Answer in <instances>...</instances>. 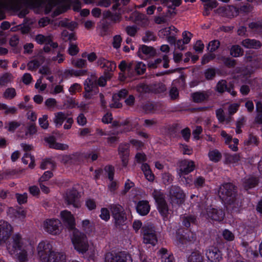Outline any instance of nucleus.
Returning a JSON list of instances; mask_svg holds the SVG:
<instances>
[{
  "instance_id": "nucleus-53",
  "label": "nucleus",
  "mask_w": 262,
  "mask_h": 262,
  "mask_svg": "<svg viewBox=\"0 0 262 262\" xmlns=\"http://www.w3.org/2000/svg\"><path fill=\"white\" fill-rule=\"evenodd\" d=\"M118 132L116 133L112 134V136L107 138V143L110 145H113L118 142L119 141V137H118Z\"/></svg>"
},
{
  "instance_id": "nucleus-29",
  "label": "nucleus",
  "mask_w": 262,
  "mask_h": 262,
  "mask_svg": "<svg viewBox=\"0 0 262 262\" xmlns=\"http://www.w3.org/2000/svg\"><path fill=\"white\" fill-rule=\"evenodd\" d=\"M32 248H26L21 249L14 255L16 256L17 259L19 262H26L28 260V252Z\"/></svg>"
},
{
  "instance_id": "nucleus-14",
  "label": "nucleus",
  "mask_w": 262,
  "mask_h": 262,
  "mask_svg": "<svg viewBox=\"0 0 262 262\" xmlns=\"http://www.w3.org/2000/svg\"><path fill=\"white\" fill-rule=\"evenodd\" d=\"M61 219L64 225L69 229L74 231L75 228V221L70 211L63 210L60 212Z\"/></svg>"
},
{
  "instance_id": "nucleus-8",
  "label": "nucleus",
  "mask_w": 262,
  "mask_h": 262,
  "mask_svg": "<svg viewBox=\"0 0 262 262\" xmlns=\"http://www.w3.org/2000/svg\"><path fill=\"white\" fill-rule=\"evenodd\" d=\"M45 231L52 235L59 234L61 232V222L58 219H47L43 223Z\"/></svg>"
},
{
  "instance_id": "nucleus-22",
  "label": "nucleus",
  "mask_w": 262,
  "mask_h": 262,
  "mask_svg": "<svg viewBox=\"0 0 262 262\" xmlns=\"http://www.w3.org/2000/svg\"><path fill=\"white\" fill-rule=\"evenodd\" d=\"M137 212L141 215H145L148 213L150 210V206L147 201H139L136 206Z\"/></svg>"
},
{
  "instance_id": "nucleus-44",
  "label": "nucleus",
  "mask_w": 262,
  "mask_h": 262,
  "mask_svg": "<svg viewBox=\"0 0 262 262\" xmlns=\"http://www.w3.org/2000/svg\"><path fill=\"white\" fill-rule=\"evenodd\" d=\"M241 160L240 155L235 154L233 155L228 154L226 156V161L229 163H236Z\"/></svg>"
},
{
  "instance_id": "nucleus-61",
  "label": "nucleus",
  "mask_w": 262,
  "mask_h": 262,
  "mask_svg": "<svg viewBox=\"0 0 262 262\" xmlns=\"http://www.w3.org/2000/svg\"><path fill=\"white\" fill-rule=\"evenodd\" d=\"M12 76L11 74L6 73L0 77V85H5L11 81Z\"/></svg>"
},
{
  "instance_id": "nucleus-36",
  "label": "nucleus",
  "mask_w": 262,
  "mask_h": 262,
  "mask_svg": "<svg viewBox=\"0 0 262 262\" xmlns=\"http://www.w3.org/2000/svg\"><path fill=\"white\" fill-rule=\"evenodd\" d=\"M152 195L155 199L157 205L166 202L165 195L160 190L155 189L152 193Z\"/></svg>"
},
{
  "instance_id": "nucleus-24",
  "label": "nucleus",
  "mask_w": 262,
  "mask_h": 262,
  "mask_svg": "<svg viewBox=\"0 0 262 262\" xmlns=\"http://www.w3.org/2000/svg\"><path fill=\"white\" fill-rule=\"evenodd\" d=\"M243 47L247 49H259L261 46V43L258 40L246 38L242 42Z\"/></svg>"
},
{
  "instance_id": "nucleus-25",
  "label": "nucleus",
  "mask_w": 262,
  "mask_h": 262,
  "mask_svg": "<svg viewBox=\"0 0 262 262\" xmlns=\"http://www.w3.org/2000/svg\"><path fill=\"white\" fill-rule=\"evenodd\" d=\"M68 114L62 112H58L54 114V117L53 119V122L54 123L56 127L61 126L63 122L67 119Z\"/></svg>"
},
{
  "instance_id": "nucleus-56",
  "label": "nucleus",
  "mask_w": 262,
  "mask_h": 262,
  "mask_svg": "<svg viewBox=\"0 0 262 262\" xmlns=\"http://www.w3.org/2000/svg\"><path fill=\"white\" fill-rule=\"evenodd\" d=\"M64 60V58L63 55L60 53H58L56 56L52 57L51 58H48L47 59V62L48 64H50L52 61H57L58 63H62Z\"/></svg>"
},
{
  "instance_id": "nucleus-43",
  "label": "nucleus",
  "mask_w": 262,
  "mask_h": 262,
  "mask_svg": "<svg viewBox=\"0 0 262 262\" xmlns=\"http://www.w3.org/2000/svg\"><path fill=\"white\" fill-rule=\"evenodd\" d=\"M71 63L74 67L77 68H85L87 65L86 61L81 58L72 59Z\"/></svg>"
},
{
  "instance_id": "nucleus-19",
  "label": "nucleus",
  "mask_w": 262,
  "mask_h": 262,
  "mask_svg": "<svg viewBox=\"0 0 262 262\" xmlns=\"http://www.w3.org/2000/svg\"><path fill=\"white\" fill-rule=\"evenodd\" d=\"M211 93L209 91H200L191 94L193 101L196 103H201L208 100Z\"/></svg>"
},
{
  "instance_id": "nucleus-6",
  "label": "nucleus",
  "mask_w": 262,
  "mask_h": 262,
  "mask_svg": "<svg viewBox=\"0 0 262 262\" xmlns=\"http://www.w3.org/2000/svg\"><path fill=\"white\" fill-rule=\"evenodd\" d=\"M144 243L155 246L158 242L155 227L151 224L145 225L141 228Z\"/></svg>"
},
{
  "instance_id": "nucleus-13",
  "label": "nucleus",
  "mask_w": 262,
  "mask_h": 262,
  "mask_svg": "<svg viewBox=\"0 0 262 262\" xmlns=\"http://www.w3.org/2000/svg\"><path fill=\"white\" fill-rule=\"evenodd\" d=\"M205 255L211 262H219L222 259L221 251L214 246L209 247L205 251Z\"/></svg>"
},
{
  "instance_id": "nucleus-41",
  "label": "nucleus",
  "mask_w": 262,
  "mask_h": 262,
  "mask_svg": "<svg viewBox=\"0 0 262 262\" xmlns=\"http://www.w3.org/2000/svg\"><path fill=\"white\" fill-rule=\"evenodd\" d=\"M110 209L113 216L124 212L123 208L119 204H112L110 205Z\"/></svg>"
},
{
  "instance_id": "nucleus-45",
  "label": "nucleus",
  "mask_w": 262,
  "mask_h": 262,
  "mask_svg": "<svg viewBox=\"0 0 262 262\" xmlns=\"http://www.w3.org/2000/svg\"><path fill=\"white\" fill-rule=\"evenodd\" d=\"M134 70L138 75L143 74L146 70V66L142 62H135Z\"/></svg>"
},
{
  "instance_id": "nucleus-2",
  "label": "nucleus",
  "mask_w": 262,
  "mask_h": 262,
  "mask_svg": "<svg viewBox=\"0 0 262 262\" xmlns=\"http://www.w3.org/2000/svg\"><path fill=\"white\" fill-rule=\"evenodd\" d=\"M7 250L9 253L12 255L16 254L19 250L26 248H32L30 242L23 238L19 233L12 235L11 241L6 243Z\"/></svg>"
},
{
  "instance_id": "nucleus-62",
  "label": "nucleus",
  "mask_w": 262,
  "mask_h": 262,
  "mask_svg": "<svg viewBox=\"0 0 262 262\" xmlns=\"http://www.w3.org/2000/svg\"><path fill=\"white\" fill-rule=\"evenodd\" d=\"M16 198L17 199V202L19 204H25L27 201V193H24L23 194H16Z\"/></svg>"
},
{
  "instance_id": "nucleus-30",
  "label": "nucleus",
  "mask_w": 262,
  "mask_h": 262,
  "mask_svg": "<svg viewBox=\"0 0 262 262\" xmlns=\"http://www.w3.org/2000/svg\"><path fill=\"white\" fill-rule=\"evenodd\" d=\"M257 184L256 178L253 177L245 178L243 181V186L246 190L255 187Z\"/></svg>"
},
{
  "instance_id": "nucleus-17",
  "label": "nucleus",
  "mask_w": 262,
  "mask_h": 262,
  "mask_svg": "<svg viewBox=\"0 0 262 262\" xmlns=\"http://www.w3.org/2000/svg\"><path fill=\"white\" fill-rule=\"evenodd\" d=\"M119 154L122 159V164L126 166L128 163L129 156L128 146L127 144H121L118 147Z\"/></svg>"
},
{
  "instance_id": "nucleus-11",
  "label": "nucleus",
  "mask_w": 262,
  "mask_h": 262,
  "mask_svg": "<svg viewBox=\"0 0 262 262\" xmlns=\"http://www.w3.org/2000/svg\"><path fill=\"white\" fill-rule=\"evenodd\" d=\"M169 196L171 203L182 204L185 200V194L180 187L171 186L169 189Z\"/></svg>"
},
{
  "instance_id": "nucleus-40",
  "label": "nucleus",
  "mask_w": 262,
  "mask_h": 262,
  "mask_svg": "<svg viewBox=\"0 0 262 262\" xmlns=\"http://www.w3.org/2000/svg\"><path fill=\"white\" fill-rule=\"evenodd\" d=\"M115 221V224L116 226H120L124 224L126 217L125 212L113 216Z\"/></svg>"
},
{
  "instance_id": "nucleus-48",
  "label": "nucleus",
  "mask_w": 262,
  "mask_h": 262,
  "mask_svg": "<svg viewBox=\"0 0 262 262\" xmlns=\"http://www.w3.org/2000/svg\"><path fill=\"white\" fill-rule=\"evenodd\" d=\"M227 82L226 80H221L219 81L216 85V91L220 93H223L227 89Z\"/></svg>"
},
{
  "instance_id": "nucleus-54",
  "label": "nucleus",
  "mask_w": 262,
  "mask_h": 262,
  "mask_svg": "<svg viewBox=\"0 0 262 262\" xmlns=\"http://www.w3.org/2000/svg\"><path fill=\"white\" fill-rule=\"evenodd\" d=\"M193 183L198 188L203 187L205 184V179L202 176H199L193 181Z\"/></svg>"
},
{
  "instance_id": "nucleus-52",
  "label": "nucleus",
  "mask_w": 262,
  "mask_h": 262,
  "mask_svg": "<svg viewBox=\"0 0 262 262\" xmlns=\"http://www.w3.org/2000/svg\"><path fill=\"white\" fill-rule=\"evenodd\" d=\"M128 91L126 89L121 90L117 93H115L113 96V100H119L120 99L124 98L127 95Z\"/></svg>"
},
{
  "instance_id": "nucleus-34",
  "label": "nucleus",
  "mask_w": 262,
  "mask_h": 262,
  "mask_svg": "<svg viewBox=\"0 0 262 262\" xmlns=\"http://www.w3.org/2000/svg\"><path fill=\"white\" fill-rule=\"evenodd\" d=\"M43 62L42 59H34L30 61L28 64V69L29 71H35Z\"/></svg>"
},
{
  "instance_id": "nucleus-23",
  "label": "nucleus",
  "mask_w": 262,
  "mask_h": 262,
  "mask_svg": "<svg viewBox=\"0 0 262 262\" xmlns=\"http://www.w3.org/2000/svg\"><path fill=\"white\" fill-rule=\"evenodd\" d=\"M46 141L49 144L50 148L62 150H67L69 148L67 144L56 142L55 138L53 137L47 138Z\"/></svg>"
},
{
  "instance_id": "nucleus-38",
  "label": "nucleus",
  "mask_w": 262,
  "mask_h": 262,
  "mask_svg": "<svg viewBox=\"0 0 262 262\" xmlns=\"http://www.w3.org/2000/svg\"><path fill=\"white\" fill-rule=\"evenodd\" d=\"M208 157L209 159L214 162H217L221 160L222 158L221 153L217 149L210 150L208 152Z\"/></svg>"
},
{
  "instance_id": "nucleus-63",
  "label": "nucleus",
  "mask_w": 262,
  "mask_h": 262,
  "mask_svg": "<svg viewBox=\"0 0 262 262\" xmlns=\"http://www.w3.org/2000/svg\"><path fill=\"white\" fill-rule=\"evenodd\" d=\"M204 74L207 79L210 80L215 77V71L214 69L209 68L205 71Z\"/></svg>"
},
{
  "instance_id": "nucleus-1",
  "label": "nucleus",
  "mask_w": 262,
  "mask_h": 262,
  "mask_svg": "<svg viewBox=\"0 0 262 262\" xmlns=\"http://www.w3.org/2000/svg\"><path fill=\"white\" fill-rule=\"evenodd\" d=\"M64 0H0V10L7 9L19 10L23 5L39 7L46 2H48L50 7H53L62 2Z\"/></svg>"
},
{
  "instance_id": "nucleus-31",
  "label": "nucleus",
  "mask_w": 262,
  "mask_h": 262,
  "mask_svg": "<svg viewBox=\"0 0 262 262\" xmlns=\"http://www.w3.org/2000/svg\"><path fill=\"white\" fill-rule=\"evenodd\" d=\"M9 212L13 214L15 219H18L20 220H24L26 216V211L22 208H18L17 209L10 208Z\"/></svg>"
},
{
  "instance_id": "nucleus-33",
  "label": "nucleus",
  "mask_w": 262,
  "mask_h": 262,
  "mask_svg": "<svg viewBox=\"0 0 262 262\" xmlns=\"http://www.w3.org/2000/svg\"><path fill=\"white\" fill-rule=\"evenodd\" d=\"M139 52L149 57L153 56L156 54V51L152 47L146 45H142L139 49Z\"/></svg>"
},
{
  "instance_id": "nucleus-47",
  "label": "nucleus",
  "mask_w": 262,
  "mask_h": 262,
  "mask_svg": "<svg viewBox=\"0 0 262 262\" xmlns=\"http://www.w3.org/2000/svg\"><path fill=\"white\" fill-rule=\"evenodd\" d=\"M16 93L14 88H8L3 94V97L7 99H12L15 97Z\"/></svg>"
},
{
  "instance_id": "nucleus-51",
  "label": "nucleus",
  "mask_w": 262,
  "mask_h": 262,
  "mask_svg": "<svg viewBox=\"0 0 262 262\" xmlns=\"http://www.w3.org/2000/svg\"><path fill=\"white\" fill-rule=\"evenodd\" d=\"M156 36L154 32L150 31H146L145 32L144 36L142 37V40L144 42H148L150 41H154L156 40Z\"/></svg>"
},
{
  "instance_id": "nucleus-4",
  "label": "nucleus",
  "mask_w": 262,
  "mask_h": 262,
  "mask_svg": "<svg viewBox=\"0 0 262 262\" xmlns=\"http://www.w3.org/2000/svg\"><path fill=\"white\" fill-rule=\"evenodd\" d=\"M72 242L75 249L79 253H84L89 249V245L86 235L77 229L73 232Z\"/></svg>"
},
{
  "instance_id": "nucleus-10",
  "label": "nucleus",
  "mask_w": 262,
  "mask_h": 262,
  "mask_svg": "<svg viewBox=\"0 0 262 262\" xmlns=\"http://www.w3.org/2000/svg\"><path fill=\"white\" fill-rule=\"evenodd\" d=\"M12 226L7 222L0 221V245L7 243L13 232Z\"/></svg>"
},
{
  "instance_id": "nucleus-16",
  "label": "nucleus",
  "mask_w": 262,
  "mask_h": 262,
  "mask_svg": "<svg viewBox=\"0 0 262 262\" xmlns=\"http://www.w3.org/2000/svg\"><path fill=\"white\" fill-rule=\"evenodd\" d=\"M243 250L249 258H254L258 256V252L256 250V246H252L246 242H243L241 244Z\"/></svg>"
},
{
  "instance_id": "nucleus-12",
  "label": "nucleus",
  "mask_w": 262,
  "mask_h": 262,
  "mask_svg": "<svg viewBox=\"0 0 262 262\" xmlns=\"http://www.w3.org/2000/svg\"><path fill=\"white\" fill-rule=\"evenodd\" d=\"M194 168L195 164L193 161L184 160L179 163L178 173L182 177L193 171Z\"/></svg>"
},
{
  "instance_id": "nucleus-60",
  "label": "nucleus",
  "mask_w": 262,
  "mask_h": 262,
  "mask_svg": "<svg viewBox=\"0 0 262 262\" xmlns=\"http://www.w3.org/2000/svg\"><path fill=\"white\" fill-rule=\"evenodd\" d=\"M221 136L224 139L225 143L226 144H229L232 142V137L227 134L225 130H221Z\"/></svg>"
},
{
  "instance_id": "nucleus-15",
  "label": "nucleus",
  "mask_w": 262,
  "mask_h": 262,
  "mask_svg": "<svg viewBox=\"0 0 262 262\" xmlns=\"http://www.w3.org/2000/svg\"><path fill=\"white\" fill-rule=\"evenodd\" d=\"M66 201L68 205H72L75 208L81 206L79 200V193L76 189H70L67 191Z\"/></svg>"
},
{
  "instance_id": "nucleus-37",
  "label": "nucleus",
  "mask_w": 262,
  "mask_h": 262,
  "mask_svg": "<svg viewBox=\"0 0 262 262\" xmlns=\"http://www.w3.org/2000/svg\"><path fill=\"white\" fill-rule=\"evenodd\" d=\"M230 54L234 57H238L243 55L244 51L239 45H233L230 49Z\"/></svg>"
},
{
  "instance_id": "nucleus-20",
  "label": "nucleus",
  "mask_w": 262,
  "mask_h": 262,
  "mask_svg": "<svg viewBox=\"0 0 262 262\" xmlns=\"http://www.w3.org/2000/svg\"><path fill=\"white\" fill-rule=\"evenodd\" d=\"M47 262H66V255L63 252L52 251Z\"/></svg>"
},
{
  "instance_id": "nucleus-42",
  "label": "nucleus",
  "mask_w": 262,
  "mask_h": 262,
  "mask_svg": "<svg viewBox=\"0 0 262 262\" xmlns=\"http://www.w3.org/2000/svg\"><path fill=\"white\" fill-rule=\"evenodd\" d=\"M79 52V49L76 42H69L68 52L70 55L75 56L77 55Z\"/></svg>"
},
{
  "instance_id": "nucleus-35",
  "label": "nucleus",
  "mask_w": 262,
  "mask_h": 262,
  "mask_svg": "<svg viewBox=\"0 0 262 262\" xmlns=\"http://www.w3.org/2000/svg\"><path fill=\"white\" fill-rule=\"evenodd\" d=\"M182 219L183 225L187 228L189 227L191 224H195L196 221V216L193 215H185Z\"/></svg>"
},
{
  "instance_id": "nucleus-39",
  "label": "nucleus",
  "mask_w": 262,
  "mask_h": 262,
  "mask_svg": "<svg viewBox=\"0 0 262 262\" xmlns=\"http://www.w3.org/2000/svg\"><path fill=\"white\" fill-rule=\"evenodd\" d=\"M29 161H30V162L29 163V167L30 168H33L35 165L34 158L30 154L26 153L22 158V161L25 164H27L29 163Z\"/></svg>"
},
{
  "instance_id": "nucleus-55",
  "label": "nucleus",
  "mask_w": 262,
  "mask_h": 262,
  "mask_svg": "<svg viewBox=\"0 0 262 262\" xmlns=\"http://www.w3.org/2000/svg\"><path fill=\"white\" fill-rule=\"evenodd\" d=\"M55 167L54 164L50 160H45L42 161L40 167L42 169L47 168H53Z\"/></svg>"
},
{
  "instance_id": "nucleus-18",
  "label": "nucleus",
  "mask_w": 262,
  "mask_h": 262,
  "mask_svg": "<svg viewBox=\"0 0 262 262\" xmlns=\"http://www.w3.org/2000/svg\"><path fill=\"white\" fill-rule=\"evenodd\" d=\"M207 215L212 220L221 221L224 219L225 213L221 209L211 208L207 211Z\"/></svg>"
},
{
  "instance_id": "nucleus-3",
  "label": "nucleus",
  "mask_w": 262,
  "mask_h": 262,
  "mask_svg": "<svg viewBox=\"0 0 262 262\" xmlns=\"http://www.w3.org/2000/svg\"><path fill=\"white\" fill-rule=\"evenodd\" d=\"M236 189L231 183H225L221 185L219 190V196L226 204L232 205L236 201Z\"/></svg>"
},
{
  "instance_id": "nucleus-26",
  "label": "nucleus",
  "mask_w": 262,
  "mask_h": 262,
  "mask_svg": "<svg viewBox=\"0 0 262 262\" xmlns=\"http://www.w3.org/2000/svg\"><path fill=\"white\" fill-rule=\"evenodd\" d=\"M53 36L51 34L47 35L39 34L36 35L35 37V40L37 43L40 45L45 44L46 45L52 42V40H53Z\"/></svg>"
},
{
  "instance_id": "nucleus-5",
  "label": "nucleus",
  "mask_w": 262,
  "mask_h": 262,
  "mask_svg": "<svg viewBox=\"0 0 262 262\" xmlns=\"http://www.w3.org/2000/svg\"><path fill=\"white\" fill-rule=\"evenodd\" d=\"M84 97L85 99H90L93 96L99 92L97 86V77L92 75L84 82Z\"/></svg>"
},
{
  "instance_id": "nucleus-59",
  "label": "nucleus",
  "mask_w": 262,
  "mask_h": 262,
  "mask_svg": "<svg viewBox=\"0 0 262 262\" xmlns=\"http://www.w3.org/2000/svg\"><path fill=\"white\" fill-rule=\"evenodd\" d=\"M99 216L102 220L105 221H107L110 218V214L108 210L106 208H101V213Z\"/></svg>"
},
{
  "instance_id": "nucleus-58",
  "label": "nucleus",
  "mask_w": 262,
  "mask_h": 262,
  "mask_svg": "<svg viewBox=\"0 0 262 262\" xmlns=\"http://www.w3.org/2000/svg\"><path fill=\"white\" fill-rule=\"evenodd\" d=\"M220 42L217 40H214L210 41L208 45V50L210 52H213L217 50L220 47Z\"/></svg>"
},
{
  "instance_id": "nucleus-21",
  "label": "nucleus",
  "mask_w": 262,
  "mask_h": 262,
  "mask_svg": "<svg viewBox=\"0 0 262 262\" xmlns=\"http://www.w3.org/2000/svg\"><path fill=\"white\" fill-rule=\"evenodd\" d=\"M164 61V63L163 65V68H168L169 67V60L168 59V57L166 55H164L163 56L162 59L161 58H157L155 59L154 61H150L148 63V66L149 68L155 69L157 68L158 66L161 63L162 60Z\"/></svg>"
},
{
  "instance_id": "nucleus-57",
  "label": "nucleus",
  "mask_w": 262,
  "mask_h": 262,
  "mask_svg": "<svg viewBox=\"0 0 262 262\" xmlns=\"http://www.w3.org/2000/svg\"><path fill=\"white\" fill-rule=\"evenodd\" d=\"M122 39L120 35H116L114 36L113 40V46L115 49H119L120 47Z\"/></svg>"
},
{
  "instance_id": "nucleus-27",
  "label": "nucleus",
  "mask_w": 262,
  "mask_h": 262,
  "mask_svg": "<svg viewBox=\"0 0 262 262\" xmlns=\"http://www.w3.org/2000/svg\"><path fill=\"white\" fill-rule=\"evenodd\" d=\"M203 253L198 250H194L187 257L188 262H203Z\"/></svg>"
},
{
  "instance_id": "nucleus-50",
  "label": "nucleus",
  "mask_w": 262,
  "mask_h": 262,
  "mask_svg": "<svg viewBox=\"0 0 262 262\" xmlns=\"http://www.w3.org/2000/svg\"><path fill=\"white\" fill-rule=\"evenodd\" d=\"M258 143V141L257 138L252 134H249L248 138L244 142V144L246 145H250L252 144L257 145Z\"/></svg>"
},
{
  "instance_id": "nucleus-9",
  "label": "nucleus",
  "mask_w": 262,
  "mask_h": 262,
  "mask_svg": "<svg viewBox=\"0 0 262 262\" xmlns=\"http://www.w3.org/2000/svg\"><path fill=\"white\" fill-rule=\"evenodd\" d=\"M104 262H132V259L125 252H107L104 256Z\"/></svg>"
},
{
  "instance_id": "nucleus-7",
  "label": "nucleus",
  "mask_w": 262,
  "mask_h": 262,
  "mask_svg": "<svg viewBox=\"0 0 262 262\" xmlns=\"http://www.w3.org/2000/svg\"><path fill=\"white\" fill-rule=\"evenodd\" d=\"M37 250L40 260L47 262L51 253H52V245L49 241H42L38 244Z\"/></svg>"
},
{
  "instance_id": "nucleus-49",
  "label": "nucleus",
  "mask_w": 262,
  "mask_h": 262,
  "mask_svg": "<svg viewBox=\"0 0 262 262\" xmlns=\"http://www.w3.org/2000/svg\"><path fill=\"white\" fill-rule=\"evenodd\" d=\"M48 119V116L47 115H44L38 119L40 126L44 129H47L49 127V123Z\"/></svg>"
},
{
  "instance_id": "nucleus-46",
  "label": "nucleus",
  "mask_w": 262,
  "mask_h": 262,
  "mask_svg": "<svg viewBox=\"0 0 262 262\" xmlns=\"http://www.w3.org/2000/svg\"><path fill=\"white\" fill-rule=\"evenodd\" d=\"M48 110L53 111L57 106V101L54 98H48L45 102Z\"/></svg>"
},
{
  "instance_id": "nucleus-28",
  "label": "nucleus",
  "mask_w": 262,
  "mask_h": 262,
  "mask_svg": "<svg viewBox=\"0 0 262 262\" xmlns=\"http://www.w3.org/2000/svg\"><path fill=\"white\" fill-rule=\"evenodd\" d=\"M116 68V64L112 61L107 60L105 65L103 69H104V76L108 79H110L113 72Z\"/></svg>"
},
{
  "instance_id": "nucleus-32",
  "label": "nucleus",
  "mask_w": 262,
  "mask_h": 262,
  "mask_svg": "<svg viewBox=\"0 0 262 262\" xmlns=\"http://www.w3.org/2000/svg\"><path fill=\"white\" fill-rule=\"evenodd\" d=\"M157 208L163 219H167L169 214V209L166 202L157 205Z\"/></svg>"
},
{
  "instance_id": "nucleus-64",
  "label": "nucleus",
  "mask_w": 262,
  "mask_h": 262,
  "mask_svg": "<svg viewBox=\"0 0 262 262\" xmlns=\"http://www.w3.org/2000/svg\"><path fill=\"white\" fill-rule=\"evenodd\" d=\"M223 236L227 241H232L234 238V234L229 230L225 229L223 232Z\"/></svg>"
}]
</instances>
